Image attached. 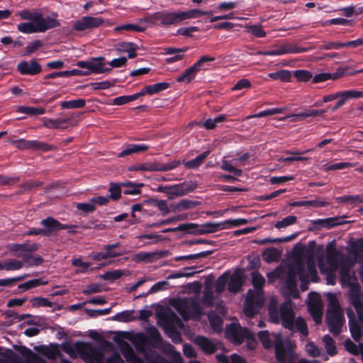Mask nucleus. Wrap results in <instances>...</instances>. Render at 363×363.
<instances>
[{
    "label": "nucleus",
    "instance_id": "nucleus-35",
    "mask_svg": "<svg viewBox=\"0 0 363 363\" xmlns=\"http://www.w3.org/2000/svg\"><path fill=\"white\" fill-rule=\"evenodd\" d=\"M122 185L125 188L123 194L126 195H138L141 194L140 188L144 186L143 184H136L133 182H122Z\"/></svg>",
    "mask_w": 363,
    "mask_h": 363
},
{
    "label": "nucleus",
    "instance_id": "nucleus-39",
    "mask_svg": "<svg viewBox=\"0 0 363 363\" xmlns=\"http://www.w3.org/2000/svg\"><path fill=\"white\" fill-rule=\"evenodd\" d=\"M214 60L215 57H213L203 55L193 65V66L198 72L202 70L206 71L209 69L208 63L213 62Z\"/></svg>",
    "mask_w": 363,
    "mask_h": 363
},
{
    "label": "nucleus",
    "instance_id": "nucleus-44",
    "mask_svg": "<svg viewBox=\"0 0 363 363\" xmlns=\"http://www.w3.org/2000/svg\"><path fill=\"white\" fill-rule=\"evenodd\" d=\"M285 111H286V108H269V109H266V110L259 111V113H257L256 114L247 116L246 117V119H250L252 118H262V117H266L268 116L283 113Z\"/></svg>",
    "mask_w": 363,
    "mask_h": 363
},
{
    "label": "nucleus",
    "instance_id": "nucleus-28",
    "mask_svg": "<svg viewBox=\"0 0 363 363\" xmlns=\"http://www.w3.org/2000/svg\"><path fill=\"white\" fill-rule=\"evenodd\" d=\"M196 188V184L186 182L172 185V195L184 196L193 192Z\"/></svg>",
    "mask_w": 363,
    "mask_h": 363
},
{
    "label": "nucleus",
    "instance_id": "nucleus-42",
    "mask_svg": "<svg viewBox=\"0 0 363 363\" xmlns=\"http://www.w3.org/2000/svg\"><path fill=\"white\" fill-rule=\"evenodd\" d=\"M48 283V281H44L43 279H33L26 282L21 284L18 286V289L25 291L39 286L45 285Z\"/></svg>",
    "mask_w": 363,
    "mask_h": 363
},
{
    "label": "nucleus",
    "instance_id": "nucleus-19",
    "mask_svg": "<svg viewBox=\"0 0 363 363\" xmlns=\"http://www.w3.org/2000/svg\"><path fill=\"white\" fill-rule=\"evenodd\" d=\"M226 226H224V223H212L208 222L203 224L201 228L199 226L197 228H194L189 232L191 234L194 235H204L208 233H213L220 230L225 229Z\"/></svg>",
    "mask_w": 363,
    "mask_h": 363
},
{
    "label": "nucleus",
    "instance_id": "nucleus-40",
    "mask_svg": "<svg viewBox=\"0 0 363 363\" xmlns=\"http://www.w3.org/2000/svg\"><path fill=\"white\" fill-rule=\"evenodd\" d=\"M216 357L218 362L220 363H246L244 358L235 353L231 354L230 357L223 354H218Z\"/></svg>",
    "mask_w": 363,
    "mask_h": 363
},
{
    "label": "nucleus",
    "instance_id": "nucleus-38",
    "mask_svg": "<svg viewBox=\"0 0 363 363\" xmlns=\"http://www.w3.org/2000/svg\"><path fill=\"white\" fill-rule=\"evenodd\" d=\"M198 72L192 65L185 69L184 73L177 78V82L179 83L186 82L190 83L196 77Z\"/></svg>",
    "mask_w": 363,
    "mask_h": 363
},
{
    "label": "nucleus",
    "instance_id": "nucleus-53",
    "mask_svg": "<svg viewBox=\"0 0 363 363\" xmlns=\"http://www.w3.org/2000/svg\"><path fill=\"white\" fill-rule=\"evenodd\" d=\"M229 276L228 272H225L217 279L215 284V289L218 294H221L224 291Z\"/></svg>",
    "mask_w": 363,
    "mask_h": 363
},
{
    "label": "nucleus",
    "instance_id": "nucleus-21",
    "mask_svg": "<svg viewBox=\"0 0 363 363\" xmlns=\"http://www.w3.org/2000/svg\"><path fill=\"white\" fill-rule=\"evenodd\" d=\"M361 94L357 90H347L338 92V98L340 99L336 102L335 105L330 108L332 112H335L342 107L346 101L351 99L360 98Z\"/></svg>",
    "mask_w": 363,
    "mask_h": 363
},
{
    "label": "nucleus",
    "instance_id": "nucleus-24",
    "mask_svg": "<svg viewBox=\"0 0 363 363\" xmlns=\"http://www.w3.org/2000/svg\"><path fill=\"white\" fill-rule=\"evenodd\" d=\"M312 223L315 228L316 229H330L332 228L336 227L337 225H341L342 223L340 221V218L337 217L327 218H318L316 220H312Z\"/></svg>",
    "mask_w": 363,
    "mask_h": 363
},
{
    "label": "nucleus",
    "instance_id": "nucleus-13",
    "mask_svg": "<svg viewBox=\"0 0 363 363\" xmlns=\"http://www.w3.org/2000/svg\"><path fill=\"white\" fill-rule=\"evenodd\" d=\"M15 143L16 147L21 150H31L46 152L55 150V147L54 145L36 140H28L22 138L16 140Z\"/></svg>",
    "mask_w": 363,
    "mask_h": 363
},
{
    "label": "nucleus",
    "instance_id": "nucleus-58",
    "mask_svg": "<svg viewBox=\"0 0 363 363\" xmlns=\"http://www.w3.org/2000/svg\"><path fill=\"white\" fill-rule=\"evenodd\" d=\"M145 30V27L136 25V24H124L121 26H116L114 28L116 32H120L122 30L125 31H135V32H143Z\"/></svg>",
    "mask_w": 363,
    "mask_h": 363
},
{
    "label": "nucleus",
    "instance_id": "nucleus-56",
    "mask_svg": "<svg viewBox=\"0 0 363 363\" xmlns=\"http://www.w3.org/2000/svg\"><path fill=\"white\" fill-rule=\"evenodd\" d=\"M149 203L154 206H157L162 212L163 216H166L170 212V209L165 200L152 199L149 201Z\"/></svg>",
    "mask_w": 363,
    "mask_h": 363
},
{
    "label": "nucleus",
    "instance_id": "nucleus-59",
    "mask_svg": "<svg viewBox=\"0 0 363 363\" xmlns=\"http://www.w3.org/2000/svg\"><path fill=\"white\" fill-rule=\"evenodd\" d=\"M299 331L303 336L306 337L308 335V326L306 320L301 318L298 317L294 321V330Z\"/></svg>",
    "mask_w": 363,
    "mask_h": 363
},
{
    "label": "nucleus",
    "instance_id": "nucleus-11",
    "mask_svg": "<svg viewBox=\"0 0 363 363\" xmlns=\"http://www.w3.org/2000/svg\"><path fill=\"white\" fill-rule=\"evenodd\" d=\"M226 335L234 342L240 344L244 340H254L255 337L251 330L239 324H230L225 331Z\"/></svg>",
    "mask_w": 363,
    "mask_h": 363
},
{
    "label": "nucleus",
    "instance_id": "nucleus-29",
    "mask_svg": "<svg viewBox=\"0 0 363 363\" xmlns=\"http://www.w3.org/2000/svg\"><path fill=\"white\" fill-rule=\"evenodd\" d=\"M18 352L25 358L27 363H48L45 359L39 357L37 354L26 346H21Z\"/></svg>",
    "mask_w": 363,
    "mask_h": 363
},
{
    "label": "nucleus",
    "instance_id": "nucleus-34",
    "mask_svg": "<svg viewBox=\"0 0 363 363\" xmlns=\"http://www.w3.org/2000/svg\"><path fill=\"white\" fill-rule=\"evenodd\" d=\"M345 350L351 354L357 356L361 355L363 357V343L359 342L358 345L353 342L350 339H347L344 343Z\"/></svg>",
    "mask_w": 363,
    "mask_h": 363
},
{
    "label": "nucleus",
    "instance_id": "nucleus-51",
    "mask_svg": "<svg viewBox=\"0 0 363 363\" xmlns=\"http://www.w3.org/2000/svg\"><path fill=\"white\" fill-rule=\"evenodd\" d=\"M323 341L325 343V347L327 353L330 356L335 355L337 351L334 340L329 335H325L323 337Z\"/></svg>",
    "mask_w": 363,
    "mask_h": 363
},
{
    "label": "nucleus",
    "instance_id": "nucleus-18",
    "mask_svg": "<svg viewBox=\"0 0 363 363\" xmlns=\"http://www.w3.org/2000/svg\"><path fill=\"white\" fill-rule=\"evenodd\" d=\"M244 284L243 271L242 269H236L230 276L228 285V290L230 293L239 292Z\"/></svg>",
    "mask_w": 363,
    "mask_h": 363
},
{
    "label": "nucleus",
    "instance_id": "nucleus-6",
    "mask_svg": "<svg viewBox=\"0 0 363 363\" xmlns=\"http://www.w3.org/2000/svg\"><path fill=\"white\" fill-rule=\"evenodd\" d=\"M143 21L148 23L151 26L167 27L173 24L179 23L178 12H169L162 11L145 17Z\"/></svg>",
    "mask_w": 363,
    "mask_h": 363
},
{
    "label": "nucleus",
    "instance_id": "nucleus-20",
    "mask_svg": "<svg viewBox=\"0 0 363 363\" xmlns=\"http://www.w3.org/2000/svg\"><path fill=\"white\" fill-rule=\"evenodd\" d=\"M326 259L328 265L333 269H336L338 266L340 252L337 250L333 242H330L325 249Z\"/></svg>",
    "mask_w": 363,
    "mask_h": 363
},
{
    "label": "nucleus",
    "instance_id": "nucleus-64",
    "mask_svg": "<svg viewBox=\"0 0 363 363\" xmlns=\"http://www.w3.org/2000/svg\"><path fill=\"white\" fill-rule=\"evenodd\" d=\"M247 32L256 38H264L267 33L260 25H251L247 27Z\"/></svg>",
    "mask_w": 363,
    "mask_h": 363
},
{
    "label": "nucleus",
    "instance_id": "nucleus-4",
    "mask_svg": "<svg viewBox=\"0 0 363 363\" xmlns=\"http://www.w3.org/2000/svg\"><path fill=\"white\" fill-rule=\"evenodd\" d=\"M325 320L330 332L333 335L340 334L345 319L343 311L335 297H333L329 301Z\"/></svg>",
    "mask_w": 363,
    "mask_h": 363
},
{
    "label": "nucleus",
    "instance_id": "nucleus-23",
    "mask_svg": "<svg viewBox=\"0 0 363 363\" xmlns=\"http://www.w3.org/2000/svg\"><path fill=\"white\" fill-rule=\"evenodd\" d=\"M194 343L199 346L206 354H213L218 350L216 345L204 336H197L194 340Z\"/></svg>",
    "mask_w": 363,
    "mask_h": 363
},
{
    "label": "nucleus",
    "instance_id": "nucleus-45",
    "mask_svg": "<svg viewBox=\"0 0 363 363\" xmlns=\"http://www.w3.org/2000/svg\"><path fill=\"white\" fill-rule=\"evenodd\" d=\"M17 111L29 116H38L44 114L45 113V108L42 107L21 106L18 108Z\"/></svg>",
    "mask_w": 363,
    "mask_h": 363
},
{
    "label": "nucleus",
    "instance_id": "nucleus-43",
    "mask_svg": "<svg viewBox=\"0 0 363 363\" xmlns=\"http://www.w3.org/2000/svg\"><path fill=\"white\" fill-rule=\"evenodd\" d=\"M282 55L302 53L308 51V49L297 45L296 44H285L281 47Z\"/></svg>",
    "mask_w": 363,
    "mask_h": 363
},
{
    "label": "nucleus",
    "instance_id": "nucleus-5",
    "mask_svg": "<svg viewBox=\"0 0 363 363\" xmlns=\"http://www.w3.org/2000/svg\"><path fill=\"white\" fill-rule=\"evenodd\" d=\"M143 21L148 23L151 26L167 27L173 24L179 23L178 12H169L162 11L145 17Z\"/></svg>",
    "mask_w": 363,
    "mask_h": 363
},
{
    "label": "nucleus",
    "instance_id": "nucleus-63",
    "mask_svg": "<svg viewBox=\"0 0 363 363\" xmlns=\"http://www.w3.org/2000/svg\"><path fill=\"white\" fill-rule=\"evenodd\" d=\"M275 356L278 362H285L286 359V350L284 345L281 342L275 345Z\"/></svg>",
    "mask_w": 363,
    "mask_h": 363
},
{
    "label": "nucleus",
    "instance_id": "nucleus-33",
    "mask_svg": "<svg viewBox=\"0 0 363 363\" xmlns=\"http://www.w3.org/2000/svg\"><path fill=\"white\" fill-rule=\"evenodd\" d=\"M262 255L263 259L267 263L279 262L281 258V252L276 247H271L264 250Z\"/></svg>",
    "mask_w": 363,
    "mask_h": 363
},
{
    "label": "nucleus",
    "instance_id": "nucleus-17",
    "mask_svg": "<svg viewBox=\"0 0 363 363\" xmlns=\"http://www.w3.org/2000/svg\"><path fill=\"white\" fill-rule=\"evenodd\" d=\"M170 254L168 250H160L152 252H140L133 257V260L136 262L151 263L159 259L167 257Z\"/></svg>",
    "mask_w": 363,
    "mask_h": 363
},
{
    "label": "nucleus",
    "instance_id": "nucleus-2",
    "mask_svg": "<svg viewBox=\"0 0 363 363\" xmlns=\"http://www.w3.org/2000/svg\"><path fill=\"white\" fill-rule=\"evenodd\" d=\"M18 16L21 19L30 21L18 24V31L23 33H44L60 26V23L57 19L58 14L56 12H52L50 16L44 17L38 9L33 11L23 9L18 12Z\"/></svg>",
    "mask_w": 363,
    "mask_h": 363
},
{
    "label": "nucleus",
    "instance_id": "nucleus-3",
    "mask_svg": "<svg viewBox=\"0 0 363 363\" xmlns=\"http://www.w3.org/2000/svg\"><path fill=\"white\" fill-rule=\"evenodd\" d=\"M268 313L272 323L281 325L284 328L294 331L295 313L291 300L286 301L277 307V303L271 301L268 307Z\"/></svg>",
    "mask_w": 363,
    "mask_h": 363
},
{
    "label": "nucleus",
    "instance_id": "nucleus-26",
    "mask_svg": "<svg viewBox=\"0 0 363 363\" xmlns=\"http://www.w3.org/2000/svg\"><path fill=\"white\" fill-rule=\"evenodd\" d=\"M326 110L306 109L303 111L289 115L287 118H292L293 121H299L308 117H316L323 115Z\"/></svg>",
    "mask_w": 363,
    "mask_h": 363
},
{
    "label": "nucleus",
    "instance_id": "nucleus-46",
    "mask_svg": "<svg viewBox=\"0 0 363 363\" xmlns=\"http://www.w3.org/2000/svg\"><path fill=\"white\" fill-rule=\"evenodd\" d=\"M166 334L170 337L175 344L182 342V337L181 333L177 330L173 325H167L164 328Z\"/></svg>",
    "mask_w": 363,
    "mask_h": 363
},
{
    "label": "nucleus",
    "instance_id": "nucleus-8",
    "mask_svg": "<svg viewBox=\"0 0 363 363\" xmlns=\"http://www.w3.org/2000/svg\"><path fill=\"white\" fill-rule=\"evenodd\" d=\"M180 161L174 160L167 163L158 162H145L134 164L128 167L130 171L166 172L175 169L180 164Z\"/></svg>",
    "mask_w": 363,
    "mask_h": 363
},
{
    "label": "nucleus",
    "instance_id": "nucleus-31",
    "mask_svg": "<svg viewBox=\"0 0 363 363\" xmlns=\"http://www.w3.org/2000/svg\"><path fill=\"white\" fill-rule=\"evenodd\" d=\"M211 150H207L203 153L198 155L193 160L189 161H184L183 164L185 167L190 169H196L199 168L204 162L206 158L210 155Z\"/></svg>",
    "mask_w": 363,
    "mask_h": 363
},
{
    "label": "nucleus",
    "instance_id": "nucleus-54",
    "mask_svg": "<svg viewBox=\"0 0 363 363\" xmlns=\"http://www.w3.org/2000/svg\"><path fill=\"white\" fill-rule=\"evenodd\" d=\"M133 311H123L122 312L116 313L111 318V320L127 323L133 320L134 318L132 316Z\"/></svg>",
    "mask_w": 363,
    "mask_h": 363
},
{
    "label": "nucleus",
    "instance_id": "nucleus-47",
    "mask_svg": "<svg viewBox=\"0 0 363 363\" xmlns=\"http://www.w3.org/2000/svg\"><path fill=\"white\" fill-rule=\"evenodd\" d=\"M199 225L196 223H186L179 225L176 228H169L164 229L162 232L164 233H170V232H177V231H184L187 233H189L191 230L194 228H197Z\"/></svg>",
    "mask_w": 363,
    "mask_h": 363
},
{
    "label": "nucleus",
    "instance_id": "nucleus-14",
    "mask_svg": "<svg viewBox=\"0 0 363 363\" xmlns=\"http://www.w3.org/2000/svg\"><path fill=\"white\" fill-rule=\"evenodd\" d=\"M104 22V20L100 17H92L89 16H83L76 21L72 28L77 31H84L85 30L99 28Z\"/></svg>",
    "mask_w": 363,
    "mask_h": 363
},
{
    "label": "nucleus",
    "instance_id": "nucleus-7",
    "mask_svg": "<svg viewBox=\"0 0 363 363\" xmlns=\"http://www.w3.org/2000/svg\"><path fill=\"white\" fill-rule=\"evenodd\" d=\"M40 224L43 226V228H42L43 236L46 237L55 235L61 230H68V233L70 234H75L77 233V225L62 223L51 216L41 220Z\"/></svg>",
    "mask_w": 363,
    "mask_h": 363
},
{
    "label": "nucleus",
    "instance_id": "nucleus-9",
    "mask_svg": "<svg viewBox=\"0 0 363 363\" xmlns=\"http://www.w3.org/2000/svg\"><path fill=\"white\" fill-rule=\"evenodd\" d=\"M263 304L264 300L260 296L255 295L253 290L249 289L244 303L243 311L245 315L250 319V324H254L251 321L255 318V315L258 313V310L262 307Z\"/></svg>",
    "mask_w": 363,
    "mask_h": 363
},
{
    "label": "nucleus",
    "instance_id": "nucleus-61",
    "mask_svg": "<svg viewBox=\"0 0 363 363\" xmlns=\"http://www.w3.org/2000/svg\"><path fill=\"white\" fill-rule=\"evenodd\" d=\"M297 218L295 216H289L283 218L281 220L277 221L274 224V227L277 229L286 228L289 225L296 223Z\"/></svg>",
    "mask_w": 363,
    "mask_h": 363
},
{
    "label": "nucleus",
    "instance_id": "nucleus-12",
    "mask_svg": "<svg viewBox=\"0 0 363 363\" xmlns=\"http://www.w3.org/2000/svg\"><path fill=\"white\" fill-rule=\"evenodd\" d=\"M303 270V264L301 262H298L297 270L294 267H290L286 273L285 286L286 289L289 291V295L294 298L299 296V293L297 289V274L302 273Z\"/></svg>",
    "mask_w": 363,
    "mask_h": 363
},
{
    "label": "nucleus",
    "instance_id": "nucleus-62",
    "mask_svg": "<svg viewBox=\"0 0 363 363\" xmlns=\"http://www.w3.org/2000/svg\"><path fill=\"white\" fill-rule=\"evenodd\" d=\"M201 301L205 306L208 308L213 307L214 296L211 289H205Z\"/></svg>",
    "mask_w": 363,
    "mask_h": 363
},
{
    "label": "nucleus",
    "instance_id": "nucleus-10",
    "mask_svg": "<svg viewBox=\"0 0 363 363\" xmlns=\"http://www.w3.org/2000/svg\"><path fill=\"white\" fill-rule=\"evenodd\" d=\"M105 57H91L87 61H78L77 66L86 69V75L91 74H102L106 73L111 70V67H105Z\"/></svg>",
    "mask_w": 363,
    "mask_h": 363
},
{
    "label": "nucleus",
    "instance_id": "nucleus-49",
    "mask_svg": "<svg viewBox=\"0 0 363 363\" xmlns=\"http://www.w3.org/2000/svg\"><path fill=\"white\" fill-rule=\"evenodd\" d=\"M251 277L253 287L257 291H262L265 284V279L264 277L258 271L252 272Z\"/></svg>",
    "mask_w": 363,
    "mask_h": 363
},
{
    "label": "nucleus",
    "instance_id": "nucleus-16",
    "mask_svg": "<svg viewBox=\"0 0 363 363\" xmlns=\"http://www.w3.org/2000/svg\"><path fill=\"white\" fill-rule=\"evenodd\" d=\"M16 69L22 75L33 76L42 72V67L35 59L29 62L26 60L20 62L17 65Z\"/></svg>",
    "mask_w": 363,
    "mask_h": 363
},
{
    "label": "nucleus",
    "instance_id": "nucleus-22",
    "mask_svg": "<svg viewBox=\"0 0 363 363\" xmlns=\"http://www.w3.org/2000/svg\"><path fill=\"white\" fill-rule=\"evenodd\" d=\"M43 125L48 128L50 129H66L69 127V124L70 122V118H58V119H52L48 118L46 117H43L41 118Z\"/></svg>",
    "mask_w": 363,
    "mask_h": 363
},
{
    "label": "nucleus",
    "instance_id": "nucleus-55",
    "mask_svg": "<svg viewBox=\"0 0 363 363\" xmlns=\"http://www.w3.org/2000/svg\"><path fill=\"white\" fill-rule=\"evenodd\" d=\"M199 202L189 199H182L175 205V209L183 211L194 208L199 205Z\"/></svg>",
    "mask_w": 363,
    "mask_h": 363
},
{
    "label": "nucleus",
    "instance_id": "nucleus-1",
    "mask_svg": "<svg viewBox=\"0 0 363 363\" xmlns=\"http://www.w3.org/2000/svg\"><path fill=\"white\" fill-rule=\"evenodd\" d=\"M136 351L143 354L149 363H164L158 356L152 358L151 353L155 354L152 350H163L167 352H174V347L169 342H164L159 330L154 325L146 328L145 333H138L131 339Z\"/></svg>",
    "mask_w": 363,
    "mask_h": 363
},
{
    "label": "nucleus",
    "instance_id": "nucleus-32",
    "mask_svg": "<svg viewBox=\"0 0 363 363\" xmlns=\"http://www.w3.org/2000/svg\"><path fill=\"white\" fill-rule=\"evenodd\" d=\"M121 245V243L120 242L104 245L103 249L107 258H115L123 255L125 254L124 250H117Z\"/></svg>",
    "mask_w": 363,
    "mask_h": 363
},
{
    "label": "nucleus",
    "instance_id": "nucleus-57",
    "mask_svg": "<svg viewBox=\"0 0 363 363\" xmlns=\"http://www.w3.org/2000/svg\"><path fill=\"white\" fill-rule=\"evenodd\" d=\"M31 305L33 308L39 307H52L53 303L48 298L43 297H34L30 300Z\"/></svg>",
    "mask_w": 363,
    "mask_h": 363
},
{
    "label": "nucleus",
    "instance_id": "nucleus-48",
    "mask_svg": "<svg viewBox=\"0 0 363 363\" xmlns=\"http://www.w3.org/2000/svg\"><path fill=\"white\" fill-rule=\"evenodd\" d=\"M123 187L121 183H110V187L108 189V191L110 192V195L108 196L109 199H112L113 201H117L121 197V188Z\"/></svg>",
    "mask_w": 363,
    "mask_h": 363
},
{
    "label": "nucleus",
    "instance_id": "nucleus-25",
    "mask_svg": "<svg viewBox=\"0 0 363 363\" xmlns=\"http://www.w3.org/2000/svg\"><path fill=\"white\" fill-rule=\"evenodd\" d=\"M35 350L50 359H55L57 357L62 355L57 343L51 344L49 347L45 345L36 347Z\"/></svg>",
    "mask_w": 363,
    "mask_h": 363
},
{
    "label": "nucleus",
    "instance_id": "nucleus-41",
    "mask_svg": "<svg viewBox=\"0 0 363 363\" xmlns=\"http://www.w3.org/2000/svg\"><path fill=\"white\" fill-rule=\"evenodd\" d=\"M23 267L21 261L17 259H6L0 262V270L15 271Z\"/></svg>",
    "mask_w": 363,
    "mask_h": 363
},
{
    "label": "nucleus",
    "instance_id": "nucleus-52",
    "mask_svg": "<svg viewBox=\"0 0 363 363\" xmlns=\"http://www.w3.org/2000/svg\"><path fill=\"white\" fill-rule=\"evenodd\" d=\"M175 308L184 320H188L190 318L188 302L185 298L182 299L179 303L175 306Z\"/></svg>",
    "mask_w": 363,
    "mask_h": 363
},
{
    "label": "nucleus",
    "instance_id": "nucleus-60",
    "mask_svg": "<svg viewBox=\"0 0 363 363\" xmlns=\"http://www.w3.org/2000/svg\"><path fill=\"white\" fill-rule=\"evenodd\" d=\"M9 250L11 252L12 255L17 257H21L22 259L24 255V253H26L23 243L22 244H18V243L11 244L9 246Z\"/></svg>",
    "mask_w": 363,
    "mask_h": 363
},
{
    "label": "nucleus",
    "instance_id": "nucleus-15",
    "mask_svg": "<svg viewBox=\"0 0 363 363\" xmlns=\"http://www.w3.org/2000/svg\"><path fill=\"white\" fill-rule=\"evenodd\" d=\"M347 315L349 319L348 325L351 336L355 342H359L363 335V324L359 323L351 308L347 310Z\"/></svg>",
    "mask_w": 363,
    "mask_h": 363
},
{
    "label": "nucleus",
    "instance_id": "nucleus-27",
    "mask_svg": "<svg viewBox=\"0 0 363 363\" xmlns=\"http://www.w3.org/2000/svg\"><path fill=\"white\" fill-rule=\"evenodd\" d=\"M179 23L184 20L190 19V18H196L202 16H211L212 15V11H201L200 9H191L186 11H177Z\"/></svg>",
    "mask_w": 363,
    "mask_h": 363
},
{
    "label": "nucleus",
    "instance_id": "nucleus-37",
    "mask_svg": "<svg viewBox=\"0 0 363 363\" xmlns=\"http://www.w3.org/2000/svg\"><path fill=\"white\" fill-rule=\"evenodd\" d=\"M309 311L313 320L316 324H320L322 321V308L319 302H313L308 305Z\"/></svg>",
    "mask_w": 363,
    "mask_h": 363
},
{
    "label": "nucleus",
    "instance_id": "nucleus-30",
    "mask_svg": "<svg viewBox=\"0 0 363 363\" xmlns=\"http://www.w3.org/2000/svg\"><path fill=\"white\" fill-rule=\"evenodd\" d=\"M149 148L150 147L145 144H128L118 154V157H124L133 153L144 152Z\"/></svg>",
    "mask_w": 363,
    "mask_h": 363
},
{
    "label": "nucleus",
    "instance_id": "nucleus-50",
    "mask_svg": "<svg viewBox=\"0 0 363 363\" xmlns=\"http://www.w3.org/2000/svg\"><path fill=\"white\" fill-rule=\"evenodd\" d=\"M86 105V101L83 99H77L71 101H62L60 104L62 108L72 109V108H81Z\"/></svg>",
    "mask_w": 363,
    "mask_h": 363
},
{
    "label": "nucleus",
    "instance_id": "nucleus-36",
    "mask_svg": "<svg viewBox=\"0 0 363 363\" xmlns=\"http://www.w3.org/2000/svg\"><path fill=\"white\" fill-rule=\"evenodd\" d=\"M21 262L22 263L27 264L28 267H33L42 264L44 262V259L38 255L24 253Z\"/></svg>",
    "mask_w": 363,
    "mask_h": 363
}]
</instances>
